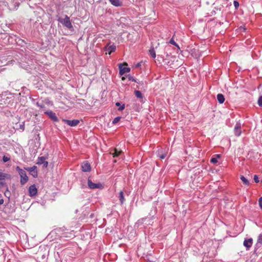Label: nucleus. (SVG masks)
<instances>
[{
  "instance_id": "obj_28",
  "label": "nucleus",
  "mask_w": 262,
  "mask_h": 262,
  "mask_svg": "<svg viewBox=\"0 0 262 262\" xmlns=\"http://www.w3.org/2000/svg\"><path fill=\"white\" fill-rule=\"evenodd\" d=\"M121 119V117H117L115 118L112 122L113 124L117 123Z\"/></svg>"
},
{
  "instance_id": "obj_22",
  "label": "nucleus",
  "mask_w": 262,
  "mask_h": 262,
  "mask_svg": "<svg viewBox=\"0 0 262 262\" xmlns=\"http://www.w3.org/2000/svg\"><path fill=\"white\" fill-rule=\"evenodd\" d=\"M45 160H46V158L44 157H38L37 162V164H38V165L42 164L43 163H44V161H45Z\"/></svg>"
},
{
  "instance_id": "obj_25",
  "label": "nucleus",
  "mask_w": 262,
  "mask_h": 262,
  "mask_svg": "<svg viewBox=\"0 0 262 262\" xmlns=\"http://www.w3.org/2000/svg\"><path fill=\"white\" fill-rule=\"evenodd\" d=\"M10 194H11V193H10V191L9 190L8 187V186H6V190L5 192H4V195L5 196H6L8 199H9V198L10 196Z\"/></svg>"
},
{
  "instance_id": "obj_20",
  "label": "nucleus",
  "mask_w": 262,
  "mask_h": 262,
  "mask_svg": "<svg viewBox=\"0 0 262 262\" xmlns=\"http://www.w3.org/2000/svg\"><path fill=\"white\" fill-rule=\"evenodd\" d=\"M149 55L153 58H155L156 57V52L153 47H151L149 50Z\"/></svg>"
},
{
  "instance_id": "obj_26",
  "label": "nucleus",
  "mask_w": 262,
  "mask_h": 262,
  "mask_svg": "<svg viewBox=\"0 0 262 262\" xmlns=\"http://www.w3.org/2000/svg\"><path fill=\"white\" fill-rule=\"evenodd\" d=\"M116 46L114 45L110 46L108 48V51L109 52V54H111L112 52H114L116 50Z\"/></svg>"
},
{
  "instance_id": "obj_44",
  "label": "nucleus",
  "mask_w": 262,
  "mask_h": 262,
  "mask_svg": "<svg viewBox=\"0 0 262 262\" xmlns=\"http://www.w3.org/2000/svg\"><path fill=\"white\" fill-rule=\"evenodd\" d=\"M124 79H125V77H123L122 78V80H124Z\"/></svg>"
},
{
  "instance_id": "obj_38",
  "label": "nucleus",
  "mask_w": 262,
  "mask_h": 262,
  "mask_svg": "<svg viewBox=\"0 0 262 262\" xmlns=\"http://www.w3.org/2000/svg\"><path fill=\"white\" fill-rule=\"evenodd\" d=\"M146 220V217L145 218H143L141 220H139L138 221V223L139 224V223H142L144 221H145Z\"/></svg>"
},
{
  "instance_id": "obj_43",
  "label": "nucleus",
  "mask_w": 262,
  "mask_h": 262,
  "mask_svg": "<svg viewBox=\"0 0 262 262\" xmlns=\"http://www.w3.org/2000/svg\"><path fill=\"white\" fill-rule=\"evenodd\" d=\"M30 99L31 100V101H32L33 102H35V99H34L33 98H32V97H30Z\"/></svg>"
},
{
  "instance_id": "obj_1",
  "label": "nucleus",
  "mask_w": 262,
  "mask_h": 262,
  "mask_svg": "<svg viewBox=\"0 0 262 262\" xmlns=\"http://www.w3.org/2000/svg\"><path fill=\"white\" fill-rule=\"evenodd\" d=\"M57 20L70 30H73L70 17L68 15H66L64 18L59 17Z\"/></svg>"
},
{
  "instance_id": "obj_35",
  "label": "nucleus",
  "mask_w": 262,
  "mask_h": 262,
  "mask_svg": "<svg viewBox=\"0 0 262 262\" xmlns=\"http://www.w3.org/2000/svg\"><path fill=\"white\" fill-rule=\"evenodd\" d=\"M233 4L236 9L239 6V3L237 1H234L233 2Z\"/></svg>"
},
{
  "instance_id": "obj_3",
  "label": "nucleus",
  "mask_w": 262,
  "mask_h": 262,
  "mask_svg": "<svg viewBox=\"0 0 262 262\" xmlns=\"http://www.w3.org/2000/svg\"><path fill=\"white\" fill-rule=\"evenodd\" d=\"M48 254L49 251H48L47 249H45L43 250H42V249H41L40 251L38 252L37 258H40L41 260H45L47 259Z\"/></svg>"
},
{
  "instance_id": "obj_13",
  "label": "nucleus",
  "mask_w": 262,
  "mask_h": 262,
  "mask_svg": "<svg viewBox=\"0 0 262 262\" xmlns=\"http://www.w3.org/2000/svg\"><path fill=\"white\" fill-rule=\"evenodd\" d=\"M262 246V234H260L257 238V243L255 245V251Z\"/></svg>"
},
{
  "instance_id": "obj_29",
  "label": "nucleus",
  "mask_w": 262,
  "mask_h": 262,
  "mask_svg": "<svg viewBox=\"0 0 262 262\" xmlns=\"http://www.w3.org/2000/svg\"><path fill=\"white\" fill-rule=\"evenodd\" d=\"M210 162L212 164H216L217 162V160L216 159V158H215L214 157H212L210 159Z\"/></svg>"
},
{
  "instance_id": "obj_2",
  "label": "nucleus",
  "mask_w": 262,
  "mask_h": 262,
  "mask_svg": "<svg viewBox=\"0 0 262 262\" xmlns=\"http://www.w3.org/2000/svg\"><path fill=\"white\" fill-rule=\"evenodd\" d=\"M16 169L20 176V184L23 185L28 181V177L27 176L26 172L24 170L20 168L19 166H17Z\"/></svg>"
},
{
  "instance_id": "obj_10",
  "label": "nucleus",
  "mask_w": 262,
  "mask_h": 262,
  "mask_svg": "<svg viewBox=\"0 0 262 262\" xmlns=\"http://www.w3.org/2000/svg\"><path fill=\"white\" fill-rule=\"evenodd\" d=\"M119 74L120 75H123L125 73H128L130 71V69L128 67H123L122 64L120 63L119 64Z\"/></svg>"
},
{
  "instance_id": "obj_16",
  "label": "nucleus",
  "mask_w": 262,
  "mask_h": 262,
  "mask_svg": "<svg viewBox=\"0 0 262 262\" xmlns=\"http://www.w3.org/2000/svg\"><path fill=\"white\" fill-rule=\"evenodd\" d=\"M217 100L220 104H222L225 101L224 96L222 94H218L216 96Z\"/></svg>"
},
{
  "instance_id": "obj_30",
  "label": "nucleus",
  "mask_w": 262,
  "mask_h": 262,
  "mask_svg": "<svg viewBox=\"0 0 262 262\" xmlns=\"http://www.w3.org/2000/svg\"><path fill=\"white\" fill-rule=\"evenodd\" d=\"M257 103L259 106L262 107V96L259 97Z\"/></svg>"
},
{
  "instance_id": "obj_15",
  "label": "nucleus",
  "mask_w": 262,
  "mask_h": 262,
  "mask_svg": "<svg viewBox=\"0 0 262 262\" xmlns=\"http://www.w3.org/2000/svg\"><path fill=\"white\" fill-rule=\"evenodd\" d=\"M11 175L8 173H3L0 171V180H4L5 179H10Z\"/></svg>"
},
{
  "instance_id": "obj_34",
  "label": "nucleus",
  "mask_w": 262,
  "mask_h": 262,
  "mask_svg": "<svg viewBox=\"0 0 262 262\" xmlns=\"http://www.w3.org/2000/svg\"><path fill=\"white\" fill-rule=\"evenodd\" d=\"M253 179L255 183H258L259 182L258 177L257 175L254 176Z\"/></svg>"
},
{
  "instance_id": "obj_39",
  "label": "nucleus",
  "mask_w": 262,
  "mask_h": 262,
  "mask_svg": "<svg viewBox=\"0 0 262 262\" xmlns=\"http://www.w3.org/2000/svg\"><path fill=\"white\" fill-rule=\"evenodd\" d=\"M42 164L43 165V167L46 168V167H47V166L48 165V162L45 160L44 161V163H43Z\"/></svg>"
},
{
  "instance_id": "obj_37",
  "label": "nucleus",
  "mask_w": 262,
  "mask_h": 262,
  "mask_svg": "<svg viewBox=\"0 0 262 262\" xmlns=\"http://www.w3.org/2000/svg\"><path fill=\"white\" fill-rule=\"evenodd\" d=\"M0 185L2 186H7L6 185V183L4 181V180H0Z\"/></svg>"
},
{
  "instance_id": "obj_14",
  "label": "nucleus",
  "mask_w": 262,
  "mask_h": 262,
  "mask_svg": "<svg viewBox=\"0 0 262 262\" xmlns=\"http://www.w3.org/2000/svg\"><path fill=\"white\" fill-rule=\"evenodd\" d=\"M110 3L115 6L120 7L122 5V3L120 0H108Z\"/></svg>"
},
{
  "instance_id": "obj_11",
  "label": "nucleus",
  "mask_w": 262,
  "mask_h": 262,
  "mask_svg": "<svg viewBox=\"0 0 262 262\" xmlns=\"http://www.w3.org/2000/svg\"><path fill=\"white\" fill-rule=\"evenodd\" d=\"M37 192V189L35 185H32L29 187V193L31 196H35Z\"/></svg>"
},
{
  "instance_id": "obj_41",
  "label": "nucleus",
  "mask_w": 262,
  "mask_h": 262,
  "mask_svg": "<svg viewBox=\"0 0 262 262\" xmlns=\"http://www.w3.org/2000/svg\"><path fill=\"white\" fill-rule=\"evenodd\" d=\"M215 158H216V159H220L221 157V155L220 154H217L214 156Z\"/></svg>"
},
{
  "instance_id": "obj_4",
  "label": "nucleus",
  "mask_w": 262,
  "mask_h": 262,
  "mask_svg": "<svg viewBox=\"0 0 262 262\" xmlns=\"http://www.w3.org/2000/svg\"><path fill=\"white\" fill-rule=\"evenodd\" d=\"M25 169L30 172V174H31L34 178L37 177L38 171L37 167L36 166H33L30 167H27L25 168Z\"/></svg>"
},
{
  "instance_id": "obj_31",
  "label": "nucleus",
  "mask_w": 262,
  "mask_h": 262,
  "mask_svg": "<svg viewBox=\"0 0 262 262\" xmlns=\"http://www.w3.org/2000/svg\"><path fill=\"white\" fill-rule=\"evenodd\" d=\"M10 160V158L7 156H4L3 157V161L4 163H6Z\"/></svg>"
},
{
  "instance_id": "obj_27",
  "label": "nucleus",
  "mask_w": 262,
  "mask_h": 262,
  "mask_svg": "<svg viewBox=\"0 0 262 262\" xmlns=\"http://www.w3.org/2000/svg\"><path fill=\"white\" fill-rule=\"evenodd\" d=\"M169 43L180 49L179 45L174 41L173 38H172L169 41Z\"/></svg>"
},
{
  "instance_id": "obj_42",
  "label": "nucleus",
  "mask_w": 262,
  "mask_h": 262,
  "mask_svg": "<svg viewBox=\"0 0 262 262\" xmlns=\"http://www.w3.org/2000/svg\"><path fill=\"white\" fill-rule=\"evenodd\" d=\"M165 158V155L162 154V155L160 156V158L161 159H163Z\"/></svg>"
},
{
  "instance_id": "obj_5",
  "label": "nucleus",
  "mask_w": 262,
  "mask_h": 262,
  "mask_svg": "<svg viewBox=\"0 0 262 262\" xmlns=\"http://www.w3.org/2000/svg\"><path fill=\"white\" fill-rule=\"evenodd\" d=\"M62 121L63 122H64L65 123H66L67 124H68V125L72 126V127L77 126L80 122L79 120H77V119L70 120H68V119H63L62 120Z\"/></svg>"
},
{
  "instance_id": "obj_24",
  "label": "nucleus",
  "mask_w": 262,
  "mask_h": 262,
  "mask_svg": "<svg viewBox=\"0 0 262 262\" xmlns=\"http://www.w3.org/2000/svg\"><path fill=\"white\" fill-rule=\"evenodd\" d=\"M127 77L128 80L130 81H134L139 84L140 83L139 81H138L137 79H136L133 76L130 75H128Z\"/></svg>"
},
{
  "instance_id": "obj_32",
  "label": "nucleus",
  "mask_w": 262,
  "mask_h": 262,
  "mask_svg": "<svg viewBox=\"0 0 262 262\" xmlns=\"http://www.w3.org/2000/svg\"><path fill=\"white\" fill-rule=\"evenodd\" d=\"M35 104L40 108H43L45 107V105L43 103H40L38 102H36Z\"/></svg>"
},
{
  "instance_id": "obj_23",
  "label": "nucleus",
  "mask_w": 262,
  "mask_h": 262,
  "mask_svg": "<svg viewBox=\"0 0 262 262\" xmlns=\"http://www.w3.org/2000/svg\"><path fill=\"white\" fill-rule=\"evenodd\" d=\"M122 151H118L117 149H115L114 152L112 153L113 157H118L121 153Z\"/></svg>"
},
{
  "instance_id": "obj_45",
  "label": "nucleus",
  "mask_w": 262,
  "mask_h": 262,
  "mask_svg": "<svg viewBox=\"0 0 262 262\" xmlns=\"http://www.w3.org/2000/svg\"><path fill=\"white\" fill-rule=\"evenodd\" d=\"M0 197L2 198V195L1 194H0Z\"/></svg>"
},
{
  "instance_id": "obj_36",
  "label": "nucleus",
  "mask_w": 262,
  "mask_h": 262,
  "mask_svg": "<svg viewBox=\"0 0 262 262\" xmlns=\"http://www.w3.org/2000/svg\"><path fill=\"white\" fill-rule=\"evenodd\" d=\"M19 128L22 129L23 130L25 129V123L23 122L21 124L19 125Z\"/></svg>"
},
{
  "instance_id": "obj_12",
  "label": "nucleus",
  "mask_w": 262,
  "mask_h": 262,
  "mask_svg": "<svg viewBox=\"0 0 262 262\" xmlns=\"http://www.w3.org/2000/svg\"><path fill=\"white\" fill-rule=\"evenodd\" d=\"M253 243V239L249 238L248 239H245L244 241V246L246 248V250H249L252 246Z\"/></svg>"
},
{
  "instance_id": "obj_19",
  "label": "nucleus",
  "mask_w": 262,
  "mask_h": 262,
  "mask_svg": "<svg viewBox=\"0 0 262 262\" xmlns=\"http://www.w3.org/2000/svg\"><path fill=\"white\" fill-rule=\"evenodd\" d=\"M135 95L136 97L138 98L142 99L143 98V95L141 93L140 91L136 90L135 91Z\"/></svg>"
},
{
  "instance_id": "obj_7",
  "label": "nucleus",
  "mask_w": 262,
  "mask_h": 262,
  "mask_svg": "<svg viewBox=\"0 0 262 262\" xmlns=\"http://www.w3.org/2000/svg\"><path fill=\"white\" fill-rule=\"evenodd\" d=\"M45 114L49 116V117L54 122H58V119L56 115L52 111H49L45 112Z\"/></svg>"
},
{
  "instance_id": "obj_8",
  "label": "nucleus",
  "mask_w": 262,
  "mask_h": 262,
  "mask_svg": "<svg viewBox=\"0 0 262 262\" xmlns=\"http://www.w3.org/2000/svg\"><path fill=\"white\" fill-rule=\"evenodd\" d=\"M81 169L83 172H90L91 170V166L88 161L83 162L81 164Z\"/></svg>"
},
{
  "instance_id": "obj_17",
  "label": "nucleus",
  "mask_w": 262,
  "mask_h": 262,
  "mask_svg": "<svg viewBox=\"0 0 262 262\" xmlns=\"http://www.w3.org/2000/svg\"><path fill=\"white\" fill-rule=\"evenodd\" d=\"M118 198H119V200L121 204V205L123 204L125 201V199H124V193L122 191H120Z\"/></svg>"
},
{
  "instance_id": "obj_33",
  "label": "nucleus",
  "mask_w": 262,
  "mask_h": 262,
  "mask_svg": "<svg viewBox=\"0 0 262 262\" xmlns=\"http://www.w3.org/2000/svg\"><path fill=\"white\" fill-rule=\"evenodd\" d=\"M258 204L260 208L262 210V196L260 197L258 199Z\"/></svg>"
},
{
  "instance_id": "obj_46",
  "label": "nucleus",
  "mask_w": 262,
  "mask_h": 262,
  "mask_svg": "<svg viewBox=\"0 0 262 262\" xmlns=\"http://www.w3.org/2000/svg\"><path fill=\"white\" fill-rule=\"evenodd\" d=\"M1 96V94H0V97Z\"/></svg>"
},
{
  "instance_id": "obj_21",
  "label": "nucleus",
  "mask_w": 262,
  "mask_h": 262,
  "mask_svg": "<svg viewBox=\"0 0 262 262\" xmlns=\"http://www.w3.org/2000/svg\"><path fill=\"white\" fill-rule=\"evenodd\" d=\"M115 105L117 106H119V108H118V110L119 111H122L125 108V104H124L121 105L120 103H119V102H117L116 103Z\"/></svg>"
},
{
  "instance_id": "obj_18",
  "label": "nucleus",
  "mask_w": 262,
  "mask_h": 262,
  "mask_svg": "<svg viewBox=\"0 0 262 262\" xmlns=\"http://www.w3.org/2000/svg\"><path fill=\"white\" fill-rule=\"evenodd\" d=\"M240 179L245 185L249 186L250 185L249 181L244 176H241Z\"/></svg>"
},
{
  "instance_id": "obj_9",
  "label": "nucleus",
  "mask_w": 262,
  "mask_h": 262,
  "mask_svg": "<svg viewBox=\"0 0 262 262\" xmlns=\"http://www.w3.org/2000/svg\"><path fill=\"white\" fill-rule=\"evenodd\" d=\"M234 134L236 136H239L241 134V123L239 121L236 123L234 128Z\"/></svg>"
},
{
  "instance_id": "obj_6",
  "label": "nucleus",
  "mask_w": 262,
  "mask_h": 262,
  "mask_svg": "<svg viewBox=\"0 0 262 262\" xmlns=\"http://www.w3.org/2000/svg\"><path fill=\"white\" fill-rule=\"evenodd\" d=\"M88 185L89 188L92 189L101 188L102 187V185L100 183H94L90 179L88 180Z\"/></svg>"
},
{
  "instance_id": "obj_40",
  "label": "nucleus",
  "mask_w": 262,
  "mask_h": 262,
  "mask_svg": "<svg viewBox=\"0 0 262 262\" xmlns=\"http://www.w3.org/2000/svg\"><path fill=\"white\" fill-rule=\"evenodd\" d=\"M141 63H142V62H138V63H137L136 64V66H135L136 68H139V67H140L141 66Z\"/></svg>"
}]
</instances>
